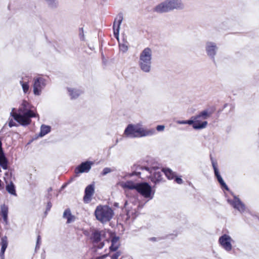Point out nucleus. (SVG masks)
I'll list each match as a JSON object with an SVG mask.
<instances>
[{
    "label": "nucleus",
    "mask_w": 259,
    "mask_h": 259,
    "mask_svg": "<svg viewBox=\"0 0 259 259\" xmlns=\"http://www.w3.org/2000/svg\"><path fill=\"white\" fill-rule=\"evenodd\" d=\"M21 105L23 106L24 112H23L21 109H19V113H16L14 112L15 108H13L10 115L20 124L22 126H27L30 123L31 117H35L38 115L28 109L29 104L27 101H23Z\"/></svg>",
    "instance_id": "1"
},
{
    "label": "nucleus",
    "mask_w": 259,
    "mask_h": 259,
    "mask_svg": "<svg viewBox=\"0 0 259 259\" xmlns=\"http://www.w3.org/2000/svg\"><path fill=\"white\" fill-rule=\"evenodd\" d=\"M96 219L102 224L109 222L114 215L113 209L108 205H99L94 212Z\"/></svg>",
    "instance_id": "2"
},
{
    "label": "nucleus",
    "mask_w": 259,
    "mask_h": 259,
    "mask_svg": "<svg viewBox=\"0 0 259 259\" xmlns=\"http://www.w3.org/2000/svg\"><path fill=\"white\" fill-rule=\"evenodd\" d=\"M135 189L144 198L152 199L155 193L154 190L147 183L135 184L131 182V190Z\"/></svg>",
    "instance_id": "3"
},
{
    "label": "nucleus",
    "mask_w": 259,
    "mask_h": 259,
    "mask_svg": "<svg viewBox=\"0 0 259 259\" xmlns=\"http://www.w3.org/2000/svg\"><path fill=\"white\" fill-rule=\"evenodd\" d=\"M152 51L149 48H145L141 53L139 64L141 69L145 72H149L151 69Z\"/></svg>",
    "instance_id": "4"
},
{
    "label": "nucleus",
    "mask_w": 259,
    "mask_h": 259,
    "mask_svg": "<svg viewBox=\"0 0 259 259\" xmlns=\"http://www.w3.org/2000/svg\"><path fill=\"white\" fill-rule=\"evenodd\" d=\"M106 233L103 230H95L90 236V240L97 249H102L105 245L104 240L103 239L105 238Z\"/></svg>",
    "instance_id": "5"
},
{
    "label": "nucleus",
    "mask_w": 259,
    "mask_h": 259,
    "mask_svg": "<svg viewBox=\"0 0 259 259\" xmlns=\"http://www.w3.org/2000/svg\"><path fill=\"white\" fill-rule=\"evenodd\" d=\"M155 132L154 129L147 130L142 127L140 125L131 124V137H141L151 136Z\"/></svg>",
    "instance_id": "6"
},
{
    "label": "nucleus",
    "mask_w": 259,
    "mask_h": 259,
    "mask_svg": "<svg viewBox=\"0 0 259 259\" xmlns=\"http://www.w3.org/2000/svg\"><path fill=\"white\" fill-rule=\"evenodd\" d=\"M47 85V80L41 77L34 78L33 80V92L35 96H39Z\"/></svg>",
    "instance_id": "7"
},
{
    "label": "nucleus",
    "mask_w": 259,
    "mask_h": 259,
    "mask_svg": "<svg viewBox=\"0 0 259 259\" xmlns=\"http://www.w3.org/2000/svg\"><path fill=\"white\" fill-rule=\"evenodd\" d=\"M123 20V15L121 13L117 15L115 18L113 25V33L114 37L118 40L119 39V32L120 29V24Z\"/></svg>",
    "instance_id": "8"
},
{
    "label": "nucleus",
    "mask_w": 259,
    "mask_h": 259,
    "mask_svg": "<svg viewBox=\"0 0 259 259\" xmlns=\"http://www.w3.org/2000/svg\"><path fill=\"white\" fill-rule=\"evenodd\" d=\"M93 162L92 161H87L82 162L78 165L75 169V172L76 174L83 172H88L91 168Z\"/></svg>",
    "instance_id": "9"
},
{
    "label": "nucleus",
    "mask_w": 259,
    "mask_h": 259,
    "mask_svg": "<svg viewBox=\"0 0 259 259\" xmlns=\"http://www.w3.org/2000/svg\"><path fill=\"white\" fill-rule=\"evenodd\" d=\"M231 241V237L227 235H223L219 239V242L222 246L227 251H230L232 249Z\"/></svg>",
    "instance_id": "10"
},
{
    "label": "nucleus",
    "mask_w": 259,
    "mask_h": 259,
    "mask_svg": "<svg viewBox=\"0 0 259 259\" xmlns=\"http://www.w3.org/2000/svg\"><path fill=\"white\" fill-rule=\"evenodd\" d=\"M95 192V185L91 184L88 185L84 190V196L83 197V200L84 202H89L91 200L92 196L93 195Z\"/></svg>",
    "instance_id": "11"
},
{
    "label": "nucleus",
    "mask_w": 259,
    "mask_h": 259,
    "mask_svg": "<svg viewBox=\"0 0 259 259\" xmlns=\"http://www.w3.org/2000/svg\"><path fill=\"white\" fill-rule=\"evenodd\" d=\"M154 10L157 13H164L170 11V9L168 0L158 5L154 8Z\"/></svg>",
    "instance_id": "12"
},
{
    "label": "nucleus",
    "mask_w": 259,
    "mask_h": 259,
    "mask_svg": "<svg viewBox=\"0 0 259 259\" xmlns=\"http://www.w3.org/2000/svg\"><path fill=\"white\" fill-rule=\"evenodd\" d=\"M228 202L232 204L235 208L238 209L239 211L242 212L245 210V206L241 201L236 197H234L233 201L230 200H228Z\"/></svg>",
    "instance_id": "13"
},
{
    "label": "nucleus",
    "mask_w": 259,
    "mask_h": 259,
    "mask_svg": "<svg viewBox=\"0 0 259 259\" xmlns=\"http://www.w3.org/2000/svg\"><path fill=\"white\" fill-rule=\"evenodd\" d=\"M111 244L109 247V251L114 252L118 250L120 244L119 243V237L117 236H114L111 240Z\"/></svg>",
    "instance_id": "14"
},
{
    "label": "nucleus",
    "mask_w": 259,
    "mask_h": 259,
    "mask_svg": "<svg viewBox=\"0 0 259 259\" xmlns=\"http://www.w3.org/2000/svg\"><path fill=\"white\" fill-rule=\"evenodd\" d=\"M170 11L174 9H182L184 6L181 0H168Z\"/></svg>",
    "instance_id": "15"
},
{
    "label": "nucleus",
    "mask_w": 259,
    "mask_h": 259,
    "mask_svg": "<svg viewBox=\"0 0 259 259\" xmlns=\"http://www.w3.org/2000/svg\"><path fill=\"white\" fill-rule=\"evenodd\" d=\"M211 161H212V166H213V168L214 171V174L218 179V181L219 182L220 184L223 187H224L226 190H228V188L227 186L226 185V184H225V183L224 182L222 178L221 177V176H220V175L219 174V170L217 167V163L215 162L212 160H211Z\"/></svg>",
    "instance_id": "16"
},
{
    "label": "nucleus",
    "mask_w": 259,
    "mask_h": 259,
    "mask_svg": "<svg viewBox=\"0 0 259 259\" xmlns=\"http://www.w3.org/2000/svg\"><path fill=\"white\" fill-rule=\"evenodd\" d=\"M216 50L217 47L214 43L208 42L206 44V50L208 56L213 57L215 54Z\"/></svg>",
    "instance_id": "17"
},
{
    "label": "nucleus",
    "mask_w": 259,
    "mask_h": 259,
    "mask_svg": "<svg viewBox=\"0 0 259 259\" xmlns=\"http://www.w3.org/2000/svg\"><path fill=\"white\" fill-rule=\"evenodd\" d=\"M63 218L67 219V223L69 224L74 221L75 217L72 215L69 208L65 209L63 212Z\"/></svg>",
    "instance_id": "18"
},
{
    "label": "nucleus",
    "mask_w": 259,
    "mask_h": 259,
    "mask_svg": "<svg viewBox=\"0 0 259 259\" xmlns=\"http://www.w3.org/2000/svg\"><path fill=\"white\" fill-rule=\"evenodd\" d=\"M1 213L4 222L8 223V207L5 204L1 206Z\"/></svg>",
    "instance_id": "19"
},
{
    "label": "nucleus",
    "mask_w": 259,
    "mask_h": 259,
    "mask_svg": "<svg viewBox=\"0 0 259 259\" xmlns=\"http://www.w3.org/2000/svg\"><path fill=\"white\" fill-rule=\"evenodd\" d=\"M1 244L2 246L1 250V255L3 258L4 257V253L8 246V240L7 237L6 236L2 237V238L1 239Z\"/></svg>",
    "instance_id": "20"
},
{
    "label": "nucleus",
    "mask_w": 259,
    "mask_h": 259,
    "mask_svg": "<svg viewBox=\"0 0 259 259\" xmlns=\"http://www.w3.org/2000/svg\"><path fill=\"white\" fill-rule=\"evenodd\" d=\"M0 166L4 169H8V160L4 152L0 153Z\"/></svg>",
    "instance_id": "21"
},
{
    "label": "nucleus",
    "mask_w": 259,
    "mask_h": 259,
    "mask_svg": "<svg viewBox=\"0 0 259 259\" xmlns=\"http://www.w3.org/2000/svg\"><path fill=\"white\" fill-rule=\"evenodd\" d=\"M50 131L51 127L50 126L42 124L40 127V131L39 133V136L40 137H42L47 134L49 133Z\"/></svg>",
    "instance_id": "22"
},
{
    "label": "nucleus",
    "mask_w": 259,
    "mask_h": 259,
    "mask_svg": "<svg viewBox=\"0 0 259 259\" xmlns=\"http://www.w3.org/2000/svg\"><path fill=\"white\" fill-rule=\"evenodd\" d=\"M119 47L120 52L122 53H126L128 49V41H125L124 38H123L122 42H119Z\"/></svg>",
    "instance_id": "23"
},
{
    "label": "nucleus",
    "mask_w": 259,
    "mask_h": 259,
    "mask_svg": "<svg viewBox=\"0 0 259 259\" xmlns=\"http://www.w3.org/2000/svg\"><path fill=\"white\" fill-rule=\"evenodd\" d=\"M6 189L10 194L15 196H17L15 186L12 182H11L9 184L6 186Z\"/></svg>",
    "instance_id": "24"
},
{
    "label": "nucleus",
    "mask_w": 259,
    "mask_h": 259,
    "mask_svg": "<svg viewBox=\"0 0 259 259\" xmlns=\"http://www.w3.org/2000/svg\"><path fill=\"white\" fill-rule=\"evenodd\" d=\"M67 90L72 99L77 98L81 93L78 90L71 88H68Z\"/></svg>",
    "instance_id": "25"
},
{
    "label": "nucleus",
    "mask_w": 259,
    "mask_h": 259,
    "mask_svg": "<svg viewBox=\"0 0 259 259\" xmlns=\"http://www.w3.org/2000/svg\"><path fill=\"white\" fill-rule=\"evenodd\" d=\"M207 124V121L199 122L198 120H196L193 124V127L195 129H201L205 128Z\"/></svg>",
    "instance_id": "26"
},
{
    "label": "nucleus",
    "mask_w": 259,
    "mask_h": 259,
    "mask_svg": "<svg viewBox=\"0 0 259 259\" xmlns=\"http://www.w3.org/2000/svg\"><path fill=\"white\" fill-rule=\"evenodd\" d=\"M117 185L121 187L123 189L125 190V192L127 193V191L130 190V181H127L125 182H119L117 183Z\"/></svg>",
    "instance_id": "27"
},
{
    "label": "nucleus",
    "mask_w": 259,
    "mask_h": 259,
    "mask_svg": "<svg viewBox=\"0 0 259 259\" xmlns=\"http://www.w3.org/2000/svg\"><path fill=\"white\" fill-rule=\"evenodd\" d=\"M144 168L138 166V165H134L133 167V171L132 174H131V176L133 175H139L141 174V171L140 170H143Z\"/></svg>",
    "instance_id": "28"
},
{
    "label": "nucleus",
    "mask_w": 259,
    "mask_h": 259,
    "mask_svg": "<svg viewBox=\"0 0 259 259\" xmlns=\"http://www.w3.org/2000/svg\"><path fill=\"white\" fill-rule=\"evenodd\" d=\"M163 172L169 180L174 179L175 177V174L169 169H163Z\"/></svg>",
    "instance_id": "29"
},
{
    "label": "nucleus",
    "mask_w": 259,
    "mask_h": 259,
    "mask_svg": "<svg viewBox=\"0 0 259 259\" xmlns=\"http://www.w3.org/2000/svg\"><path fill=\"white\" fill-rule=\"evenodd\" d=\"M20 83L22 86L24 93L27 94L29 89V85L28 82H24L22 80L20 81Z\"/></svg>",
    "instance_id": "30"
},
{
    "label": "nucleus",
    "mask_w": 259,
    "mask_h": 259,
    "mask_svg": "<svg viewBox=\"0 0 259 259\" xmlns=\"http://www.w3.org/2000/svg\"><path fill=\"white\" fill-rule=\"evenodd\" d=\"M49 6L51 8H56L58 6L57 0H45Z\"/></svg>",
    "instance_id": "31"
},
{
    "label": "nucleus",
    "mask_w": 259,
    "mask_h": 259,
    "mask_svg": "<svg viewBox=\"0 0 259 259\" xmlns=\"http://www.w3.org/2000/svg\"><path fill=\"white\" fill-rule=\"evenodd\" d=\"M113 171V169H112L111 168H110L109 167H105L103 169L101 175L102 176H104Z\"/></svg>",
    "instance_id": "32"
},
{
    "label": "nucleus",
    "mask_w": 259,
    "mask_h": 259,
    "mask_svg": "<svg viewBox=\"0 0 259 259\" xmlns=\"http://www.w3.org/2000/svg\"><path fill=\"white\" fill-rule=\"evenodd\" d=\"M153 179L156 181H159L161 179V174L159 171H155L153 172Z\"/></svg>",
    "instance_id": "33"
},
{
    "label": "nucleus",
    "mask_w": 259,
    "mask_h": 259,
    "mask_svg": "<svg viewBox=\"0 0 259 259\" xmlns=\"http://www.w3.org/2000/svg\"><path fill=\"white\" fill-rule=\"evenodd\" d=\"M111 256V259H118L119 256L121 255V252L120 251H116Z\"/></svg>",
    "instance_id": "34"
},
{
    "label": "nucleus",
    "mask_w": 259,
    "mask_h": 259,
    "mask_svg": "<svg viewBox=\"0 0 259 259\" xmlns=\"http://www.w3.org/2000/svg\"><path fill=\"white\" fill-rule=\"evenodd\" d=\"M41 243V237L40 235H38L37 237V240L35 246V250L38 249L40 247V245Z\"/></svg>",
    "instance_id": "35"
},
{
    "label": "nucleus",
    "mask_w": 259,
    "mask_h": 259,
    "mask_svg": "<svg viewBox=\"0 0 259 259\" xmlns=\"http://www.w3.org/2000/svg\"><path fill=\"white\" fill-rule=\"evenodd\" d=\"M201 116L203 117L204 119H205L207 118V117L209 116V115L207 111H204L201 112L199 116H198L197 117L195 118V119H197V118Z\"/></svg>",
    "instance_id": "36"
},
{
    "label": "nucleus",
    "mask_w": 259,
    "mask_h": 259,
    "mask_svg": "<svg viewBox=\"0 0 259 259\" xmlns=\"http://www.w3.org/2000/svg\"><path fill=\"white\" fill-rule=\"evenodd\" d=\"M8 125L10 127H12L13 126H18V124H16L13 120V119H9V123H8Z\"/></svg>",
    "instance_id": "37"
},
{
    "label": "nucleus",
    "mask_w": 259,
    "mask_h": 259,
    "mask_svg": "<svg viewBox=\"0 0 259 259\" xmlns=\"http://www.w3.org/2000/svg\"><path fill=\"white\" fill-rule=\"evenodd\" d=\"M52 206V203L50 201H49L48 203H47V208H46V213H47L48 211H50L51 207Z\"/></svg>",
    "instance_id": "38"
},
{
    "label": "nucleus",
    "mask_w": 259,
    "mask_h": 259,
    "mask_svg": "<svg viewBox=\"0 0 259 259\" xmlns=\"http://www.w3.org/2000/svg\"><path fill=\"white\" fill-rule=\"evenodd\" d=\"M124 134L126 136H128L130 135V124L127 125L124 131Z\"/></svg>",
    "instance_id": "39"
},
{
    "label": "nucleus",
    "mask_w": 259,
    "mask_h": 259,
    "mask_svg": "<svg viewBox=\"0 0 259 259\" xmlns=\"http://www.w3.org/2000/svg\"><path fill=\"white\" fill-rule=\"evenodd\" d=\"M79 31H80L79 35H80V39L82 40H83L84 39V34H83V28H80Z\"/></svg>",
    "instance_id": "40"
},
{
    "label": "nucleus",
    "mask_w": 259,
    "mask_h": 259,
    "mask_svg": "<svg viewBox=\"0 0 259 259\" xmlns=\"http://www.w3.org/2000/svg\"><path fill=\"white\" fill-rule=\"evenodd\" d=\"M164 125H159L156 127V130L159 132L163 131L164 130Z\"/></svg>",
    "instance_id": "41"
},
{
    "label": "nucleus",
    "mask_w": 259,
    "mask_h": 259,
    "mask_svg": "<svg viewBox=\"0 0 259 259\" xmlns=\"http://www.w3.org/2000/svg\"><path fill=\"white\" fill-rule=\"evenodd\" d=\"M175 181L177 183L179 184H181L183 183V180L180 178H176Z\"/></svg>",
    "instance_id": "42"
},
{
    "label": "nucleus",
    "mask_w": 259,
    "mask_h": 259,
    "mask_svg": "<svg viewBox=\"0 0 259 259\" xmlns=\"http://www.w3.org/2000/svg\"><path fill=\"white\" fill-rule=\"evenodd\" d=\"M186 124H193L194 122L193 120H186Z\"/></svg>",
    "instance_id": "43"
},
{
    "label": "nucleus",
    "mask_w": 259,
    "mask_h": 259,
    "mask_svg": "<svg viewBox=\"0 0 259 259\" xmlns=\"http://www.w3.org/2000/svg\"><path fill=\"white\" fill-rule=\"evenodd\" d=\"M177 122L178 124H186V120H178V121H177Z\"/></svg>",
    "instance_id": "44"
},
{
    "label": "nucleus",
    "mask_w": 259,
    "mask_h": 259,
    "mask_svg": "<svg viewBox=\"0 0 259 259\" xmlns=\"http://www.w3.org/2000/svg\"><path fill=\"white\" fill-rule=\"evenodd\" d=\"M3 152L4 151L2 148V142L1 139H0V153Z\"/></svg>",
    "instance_id": "45"
},
{
    "label": "nucleus",
    "mask_w": 259,
    "mask_h": 259,
    "mask_svg": "<svg viewBox=\"0 0 259 259\" xmlns=\"http://www.w3.org/2000/svg\"><path fill=\"white\" fill-rule=\"evenodd\" d=\"M109 255V253H108V254H104V255H102V258H106L107 256H108Z\"/></svg>",
    "instance_id": "46"
},
{
    "label": "nucleus",
    "mask_w": 259,
    "mask_h": 259,
    "mask_svg": "<svg viewBox=\"0 0 259 259\" xmlns=\"http://www.w3.org/2000/svg\"><path fill=\"white\" fill-rule=\"evenodd\" d=\"M51 191H52V188L51 187H50L48 189V192H51Z\"/></svg>",
    "instance_id": "47"
},
{
    "label": "nucleus",
    "mask_w": 259,
    "mask_h": 259,
    "mask_svg": "<svg viewBox=\"0 0 259 259\" xmlns=\"http://www.w3.org/2000/svg\"><path fill=\"white\" fill-rule=\"evenodd\" d=\"M127 204V201H125L124 205H126Z\"/></svg>",
    "instance_id": "48"
},
{
    "label": "nucleus",
    "mask_w": 259,
    "mask_h": 259,
    "mask_svg": "<svg viewBox=\"0 0 259 259\" xmlns=\"http://www.w3.org/2000/svg\"><path fill=\"white\" fill-rule=\"evenodd\" d=\"M145 169H146L147 170H149V168L145 167Z\"/></svg>",
    "instance_id": "49"
},
{
    "label": "nucleus",
    "mask_w": 259,
    "mask_h": 259,
    "mask_svg": "<svg viewBox=\"0 0 259 259\" xmlns=\"http://www.w3.org/2000/svg\"><path fill=\"white\" fill-rule=\"evenodd\" d=\"M118 142V140L117 139L116 141V143H117Z\"/></svg>",
    "instance_id": "50"
},
{
    "label": "nucleus",
    "mask_w": 259,
    "mask_h": 259,
    "mask_svg": "<svg viewBox=\"0 0 259 259\" xmlns=\"http://www.w3.org/2000/svg\"><path fill=\"white\" fill-rule=\"evenodd\" d=\"M114 205L117 206V203H115Z\"/></svg>",
    "instance_id": "51"
},
{
    "label": "nucleus",
    "mask_w": 259,
    "mask_h": 259,
    "mask_svg": "<svg viewBox=\"0 0 259 259\" xmlns=\"http://www.w3.org/2000/svg\"><path fill=\"white\" fill-rule=\"evenodd\" d=\"M104 2H106L107 0H103Z\"/></svg>",
    "instance_id": "52"
},
{
    "label": "nucleus",
    "mask_w": 259,
    "mask_h": 259,
    "mask_svg": "<svg viewBox=\"0 0 259 259\" xmlns=\"http://www.w3.org/2000/svg\"><path fill=\"white\" fill-rule=\"evenodd\" d=\"M41 257H42L43 259L44 258V257H43V256H42V255H41Z\"/></svg>",
    "instance_id": "53"
}]
</instances>
